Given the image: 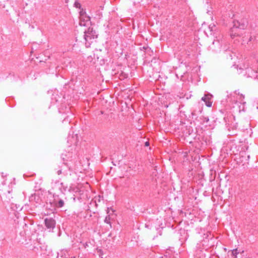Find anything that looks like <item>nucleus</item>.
<instances>
[{"mask_svg": "<svg viewBox=\"0 0 258 258\" xmlns=\"http://www.w3.org/2000/svg\"><path fill=\"white\" fill-rule=\"evenodd\" d=\"M60 173H61V171H58V174H59Z\"/></svg>", "mask_w": 258, "mask_h": 258, "instance_id": "10", "label": "nucleus"}, {"mask_svg": "<svg viewBox=\"0 0 258 258\" xmlns=\"http://www.w3.org/2000/svg\"><path fill=\"white\" fill-rule=\"evenodd\" d=\"M76 7H77V8H80V4H79V3H76Z\"/></svg>", "mask_w": 258, "mask_h": 258, "instance_id": "8", "label": "nucleus"}, {"mask_svg": "<svg viewBox=\"0 0 258 258\" xmlns=\"http://www.w3.org/2000/svg\"><path fill=\"white\" fill-rule=\"evenodd\" d=\"M238 254L237 249H234L232 251V255L234 258H236L237 254Z\"/></svg>", "mask_w": 258, "mask_h": 258, "instance_id": "5", "label": "nucleus"}, {"mask_svg": "<svg viewBox=\"0 0 258 258\" xmlns=\"http://www.w3.org/2000/svg\"><path fill=\"white\" fill-rule=\"evenodd\" d=\"M149 142H146V143H145V145H146V146H149Z\"/></svg>", "mask_w": 258, "mask_h": 258, "instance_id": "9", "label": "nucleus"}, {"mask_svg": "<svg viewBox=\"0 0 258 258\" xmlns=\"http://www.w3.org/2000/svg\"><path fill=\"white\" fill-rule=\"evenodd\" d=\"M48 192L50 195H53V197H58L59 194L61 192V189L60 188H56V186H55L52 187V188L48 191Z\"/></svg>", "mask_w": 258, "mask_h": 258, "instance_id": "2", "label": "nucleus"}, {"mask_svg": "<svg viewBox=\"0 0 258 258\" xmlns=\"http://www.w3.org/2000/svg\"><path fill=\"white\" fill-rule=\"evenodd\" d=\"M206 104L208 107H211L212 105V102H210L209 100H208L206 102Z\"/></svg>", "mask_w": 258, "mask_h": 258, "instance_id": "7", "label": "nucleus"}, {"mask_svg": "<svg viewBox=\"0 0 258 258\" xmlns=\"http://www.w3.org/2000/svg\"><path fill=\"white\" fill-rule=\"evenodd\" d=\"M45 222L46 226L49 228L53 227L54 226L55 221L52 219H46L45 220Z\"/></svg>", "mask_w": 258, "mask_h": 258, "instance_id": "3", "label": "nucleus"}, {"mask_svg": "<svg viewBox=\"0 0 258 258\" xmlns=\"http://www.w3.org/2000/svg\"><path fill=\"white\" fill-rule=\"evenodd\" d=\"M211 95H206L204 97H203L202 99L205 102L207 101L208 100H209L211 98Z\"/></svg>", "mask_w": 258, "mask_h": 258, "instance_id": "4", "label": "nucleus"}, {"mask_svg": "<svg viewBox=\"0 0 258 258\" xmlns=\"http://www.w3.org/2000/svg\"><path fill=\"white\" fill-rule=\"evenodd\" d=\"M64 203L62 200H60L58 202V206L59 207H62L63 206Z\"/></svg>", "mask_w": 258, "mask_h": 258, "instance_id": "6", "label": "nucleus"}, {"mask_svg": "<svg viewBox=\"0 0 258 258\" xmlns=\"http://www.w3.org/2000/svg\"><path fill=\"white\" fill-rule=\"evenodd\" d=\"M240 35L242 36L243 39H244L246 36L245 35V33H243V32L241 30L238 29L237 28H234L232 29V33L231 34V36L232 37L235 38V37L239 36ZM250 40V37H249V38L248 39V40L243 39V42H247Z\"/></svg>", "mask_w": 258, "mask_h": 258, "instance_id": "1", "label": "nucleus"}]
</instances>
